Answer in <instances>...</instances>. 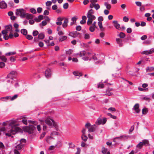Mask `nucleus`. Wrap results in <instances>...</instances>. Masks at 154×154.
Wrapping results in <instances>:
<instances>
[{
  "instance_id": "nucleus-1",
  "label": "nucleus",
  "mask_w": 154,
  "mask_h": 154,
  "mask_svg": "<svg viewBox=\"0 0 154 154\" xmlns=\"http://www.w3.org/2000/svg\"><path fill=\"white\" fill-rule=\"evenodd\" d=\"M15 123V121L11 120L3 122L2 123V125L4 126L8 125L10 128V130L5 134L6 135L10 137L11 136V134H15L17 132L20 131V128L17 127L19 125L16 124Z\"/></svg>"
},
{
  "instance_id": "nucleus-2",
  "label": "nucleus",
  "mask_w": 154,
  "mask_h": 154,
  "mask_svg": "<svg viewBox=\"0 0 154 154\" xmlns=\"http://www.w3.org/2000/svg\"><path fill=\"white\" fill-rule=\"evenodd\" d=\"M94 12V10L90 9L87 13V17L88 18L87 24L88 25H91L93 20H95L96 18V17L93 15Z\"/></svg>"
},
{
  "instance_id": "nucleus-3",
  "label": "nucleus",
  "mask_w": 154,
  "mask_h": 154,
  "mask_svg": "<svg viewBox=\"0 0 154 154\" xmlns=\"http://www.w3.org/2000/svg\"><path fill=\"white\" fill-rule=\"evenodd\" d=\"M26 11L23 9H19L16 10V14L17 16H20L21 18H24Z\"/></svg>"
},
{
  "instance_id": "nucleus-4",
  "label": "nucleus",
  "mask_w": 154,
  "mask_h": 154,
  "mask_svg": "<svg viewBox=\"0 0 154 154\" xmlns=\"http://www.w3.org/2000/svg\"><path fill=\"white\" fill-rule=\"evenodd\" d=\"M36 128L33 125H30L29 126H26L24 128V130L29 134L33 133V131Z\"/></svg>"
},
{
  "instance_id": "nucleus-5",
  "label": "nucleus",
  "mask_w": 154,
  "mask_h": 154,
  "mask_svg": "<svg viewBox=\"0 0 154 154\" xmlns=\"http://www.w3.org/2000/svg\"><path fill=\"white\" fill-rule=\"evenodd\" d=\"M90 54V53L89 52H86L85 51H81L80 52L79 54H79V56L80 57H82L83 56H85L82 58L84 60H88L89 58L88 57V56Z\"/></svg>"
},
{
  "instance_id": "nucleus-6",
  "label": "nucleus",
  "mask_w": 154,
  "mask_h": 154,
  "mask_svg": "<svg viewBox=\"0 0 154 154\" xmlns=\"http://www.w3.org/2000/svg\"><path fill=\"white\" fill-rule=\"evenodd\" d=\"M54 120L49 117H47L45 120L42 121V122H45L46 124L48 125L50 128L51 127L52 125V122Z\"/></svg>"
},
{
  "instance_id": "nucleus-7",
  "label": "nucleus",
  "mask_w": 154,
  "mask_h": 154,
  "mask_svg": "<svg viewBox=\"0 0 154 154\" xmlns=\"http://www.w3.org/2000/svg\"><path fill=\"white\" fill-rule=\"evenodd\" d=\"M106 122V118H104L103 119L100 118L98 119L95 123L97 125H99L100 124H104Z\"/></svg>"
},
{
  "instance_id": "nucleus-8",
  "label": "nucleus",
  "mask_w": 154,
  "mask_h": 154,
  "mask_svg": "<svg viewBox=\"0 0 154 154\" xmlns=\"http://www.w3.org/2000/svg\"><path fill=\"white\" fill-rule=\"evenodd\" d=\"M154 52V48L150 49L149 50L145 51L142 52L143 54L149 55L152 54Z\"/></svg>"
},
{
  "instance_id": "nucleus-9",
  "label": "nucleus",
  "mask_w": 154,
  "mask_h": 154,
  "mask_svg": "<svg viewBox=\"0 0 154 154\" xmlns=\"http://www.w3.org/2000/svg\"><path fill=\"white\" fill-rule=\"evenodd\" d=\"M51 70L49 69H47L46 70L45 73V77L47 78H48L51 76Z\"/></svg>"
},
{
  "instance_id": "nucleus-10",
  "label": "nucleus",
  "mask_w": 154,
  "mask_h": 154,
  "mask_svg": "<svg viewBox=\"0 0 154 154\" xmlns=\"http://www.w3.org/2000/svg\"><path fill=\"white\" fill-rule=\"evenodd\" d=\"M139 107V104L137 103L134 106L133 109L137 113H139L140 111Z\"/></svg>"
},
{
  "instance_id": "nucleus-11",
  "label": "nucleus",
  "mask_w": 154,
  "mask_h": 154,
  "mask_svg": "<svg viewBox=\"0 0 154 154\" xmlns=\"http://www.w3.org/2000/svg\"><path fill=\"white\" fill-rule=\"evenodd\" d=\"M7 4L4 1L0 2V8L5 9L7 7Z\"/></svg>"
},
{
  "instance_id": "nucleus-12",
  "label": "nucleus",
  "mask_w": 154,
  "mask_h": 154,
  "mask_svg": "<svg viewBox=\"0 0 154 154\" xmlns=\"http://www.w3.org/2000/svg\"><path fill=\"white\" fill-rule=\"evenodd\" d=\"M79 34V33L77 31H75L70 32L69 34V35L73 38H75L78 36Z\"/></svg>"
},
{
  "instance_id": "nucleus-13",
  "label": "nucleus",
  "mask_w": 154,
  "mask_h": 154,
  "mask_svg": "<svg viewBox=\"0 0 154 154\" xmlns=\"http://www.w3.org/2000/svg\"><path fill=\"white\" fill-rule=\"evenodd\" d=\"M8 32L7 30H4L2 31V33L4 38L5 40H7L8 39V37H7V33Z\"/></svg>"
},
{
  "instance_id": "nucleus-14",
  "label": "nucleus",
  "mask_w": 154,
  "mask_h": 154,
  "mask_svg": "<svg viewBox=\"0 0 154 154\" xmlns=\"http://www.w3.org/2000/svg\"><path fill=\"white\" fill-rule=\"evenodd\" d=\"M93 6L91 5H89V8H91V9H92L94 7V8L96 10H97L99 9H100V5L98 4H94V5H93Z\"/></svg>"
},
{
  "instance_id": "nucleus-15",
  "label": "nucleus",
  "mask_w": 154,
  "mask_h": 154,
  "mask_svg": "<svg viewBox=\"0 0 154 154\" xmlns=\"http://www.w3.org/2000/svg\"><path fill=\"white\" fill-rule=\"evenodd\" d=\"M113 23L114 26L118 30L120 29V25L118 23L117 21H113Z\"/></svg>"
},
{
  "instance_id": "nucleus-16",
  "label": "nucleus",
  "mask_w": 154,
  "mask_h": 154,
  "mask_svg": "<svg viewBox=\"0 0 154 154\" xmlns=\"http://www.w3.org/2000/svg\"><path fill=\"white\" fill-rule=\"evenodd\" d=\"M64 20L63 23L62 24L63 27L65 28L66 27L68 26V23L69 22L68 19L67 18H64Z\"/></svg>"
},
{
  "instance_id": "nucleus-17",
  "label": "nucleus",
  "mask_w": 154,
  "mask_h": 154,
  "mask_svg": "<svg viewBox=\"0 0 154 154\" xmlns=\"http://www.w3.org/2000/svg\"><path fill=\"white\" fill-rule=\"evenodd\" d=\"M117 43L119 45V47H122L123 45L122 40L119 38H116V39Z\"/></svg>"
},
{
  "instance_id": "nucleus-18",
  "label": "nucleus",
  "mask_w": 154,
  "mask_h": 154,
  "mask_svg": "<svg viewBox=\"0 0 154 154\" xmlns=\"http://www.w3.org/2000/svg\"><path fill=\"white\" fill-rule=\"evenodd\" d=\"M10 96L2 97L0 98V100L2 102H6L7 100L10 99Z\"/></svg>"
},
{
  "instance_id": "nucleus-19",
  "label": "nucleus",
  "mask_w": 154,
  "mask_h": 154,
  "mask_svg": "<svg viewBox=\"0 0 154 154\" xmlns=\"http://www.w3.org/2000/svg\"><path fill=\"white\" fill-rule=\"evenodd\" d=\"M112 90V88H109L106 90L105 95L108 96H111L112 95V93L110 91Z\"/></svg>"
},
{
  "instance_id": "nucleus-20",
  "label": "nucleus",
  "mask_w": 154,
  "mask_h": 154,
  "mask_svg": "<svg viewBox=\"0 0 154 154\" xmlns=\"http://www.w3.org/2000/svg\"><path fill=\"white\" fill-rule=\"evenodd\" d=\"M43 17L42 15H39L38 18H35V20L37 22H39L41 21V20L43 19Z\"/></svg>"
},
{
  "instance_id": "nucleus-21",
  "label": "nucleus",
  "mask_w": 154,
  "mask_h": 154,
  "mask_svg": "<svg viewBox=\"0 0 154 154\" xmlns=\"http://www.w3.org/2000/svg\"><path fill=\"white\" fill-rule=\"evenodd\" d=\"M23 144H22V143H20L16 146L15 149H17V150H20L23 147Z\"/></svg>"
},
{
  "instance_id": "nucleus-22",
  "label": "nucleus",
  "mask_w": 154,
  "mask_h": 154,
  "mask_svg": "<svg viewBox=\"0 0 154 154\" xmlns=\"http://www.w3.org/2000/svg\"><path fill=\"white\" fill-rule=\"evenodd\" d=\"M33 15L32 14L25 13V17H26V18L27 19H32L33 18Z\"/></svg>"
},
{
  "instance_id": "nucleus-23",
  "label": "nucleus",
  "mask_w": 154,
  "mask_h": 154,
  "mask_svg": "<svg viewBox=\"0 0 154 154\" xmlns=\"http://www.w3.org/2000/svg\"><path fill=\"white\" fill-rule=\"evenodd\" d=\"M121 73L119 71H118L112 75V76L114 78L119 77Z\"/></svg>"
},
{
  "instance_id": "nucleus-24",
  "label": "nucleus",
  "mask_w": 154,
  "mask_h": 154,
  "mask_svg": "<svg viewBox=\"0 0 154 154\" xmlns=\"http://www.w3.org/2000/svg\"><path fill=\"white\" fill-rule=\"evenodd\" d=\"M129 137V136L123 135L119 137H116V138H121V140H125L128 139Z\"/></svg>"
},
{
  "instance_id": "nucleus-25",
  "label": "nucleus",
  "mask_w": 154,
  "mask_h": 154,
  "mask_svg": "<svg viewBox=\"0 0 154 154\" xmlns=\"http://www.w3.org/2000/svg\"><path fill=\"white\" fill-rule=\"evenodd\" d=\"M98 25L101 31H103L104 30V28H103L102 26V22H98Z\"/></svg>"
},
{
  "instance_id": "nucleus-26",
  "label": "nucleus",
  "mask_w": 154,
  "mask_h": 154,
  "mask_svg": "<svg viewBox=\"0 0 154 154\" xmlns=\"http://www.w3.org/2000/svg\"><path fill=\"white\" fill-rule=\"evenodd\" d=\"M73 74L75 76H81L82 75V73L78 71H74L73 72Z\"/></svg>"
},
{
  "instance_id": "nucleus-27",
  "label": "nucleus",
  "mask_w": 154,
  "mask_h": 154,
  "mask_svg": "<svg viewBox=\"0 0 154 154\" xmlns=\"http://www.w3.org/2000/svg\"><path fill=\"white\" fill-rule=\"evenodd\" d=\"M67 36H63L60 37L59 38V41L60 42H62L67 39Z\"/></svg>"
},
{
  "instance_id": "nucleus-28",
  "label": "nucleus",
  "mask_w": 154,
  "mask_h": 154,
  "mask_svg": "<svg viewBox=\"0 0 154 154\" xmlns=\"http://www.w3.org/2000/svg\"><path fill=\"white\" fill-rule=\"evenodd\" d=\"M146 72H150L154 70V68L153 67H147L146 69Z\"/></svg>"
},
{
  "instance_id": "nucleus-29",
  "label": "nucleus",
  "mask_w": 154,
  "mask_h": 154,
  "mask_svg": "<svg viewBox=\"0 0 154 154\" xmlns=\"http://www.w3.org/2000/svg\"><path fill=\"white\" fill-rule=\"evenodd\" d=\"M148 111V109L146 108H144L142 109V113L143 115H146Z\"/></svg>"
},
{
  "instance_id": "nucleus-30",
  "label": "nucleus",
  "mask_w": 154,
  "mask_h": 154,
  "mask_svg": "<svg viewBox=\"0 0 154 154\" xmlns=\"http://www.w3.org/2000/svg\"><path fill=\"white\" fill-rule=\"evenodd\" d=\"M104 5L106 6V8L108 10H110L111 8V5L107 2L104 3Z\"/></svg>"
},
{
  "instance_id": "nucleus-31",
  "label": "nucleus",
  "mask_w": 154,
  "mask_h": 154,
  "mask_svg": "<svg viewBox=\"0 0 154 154\" xmlns=\"http://www.w3.org/2000/svg\"><path fill=\"white\" fill-rule=\"evenodd\" d=\"M45 37L44 34L43 33H41L38 35V38L40 39H43Z\"/></svg>"
},
{
  "instance_id": "nucleus-32",
  "label": "nucleus",
  "mask_w": 154,
  "mask_h": 154,
  "mask_svg": "<svg viewBox=\"0 0 154 154\" xmlns=\"http://www.w3.org/2000/svg\"><path fill=\"white\" fill-rule=\"evenodd\" d=\"M118 36H119L120 38H124L125 36V35L124 33L123 32H121L120 33Z\"/></svg>"
},
{
  "instance_id": "nucleus-33",
  "label": "nucleus",
  "mask_w": 154,
  "mask_h": 154,
  "mask_svg": "<svg viewBox=\"0 0 154 154\" xmlns=\"http://www.w3.org/2000/svg\"><path fill=\"white\" fill-rule=\"evenodd\" d=\"M143 143V145L147 146L149 145V141L147 140H144L142 142Z\"/></svg>"
},
{
  "instance_id": "nucleus-34",
  "label": "nucleus",
  "mask_w": 154,
  "mask_h": 154,
  "mask_svg": "<svg viewBox=\"0 0 154 154\" xmlns=\"http://www.w3.org/2000/svg\"><path fill=\"white\" fill-rule=\"evenodd\" d=\"M21 33L24 35H26L27 34V32L26 30L24 29H22L21 30Z\"/></svg>"
},
{
  "instance_id": "nucleus-35",
  "label": "nucleus",
  "mask_w": 154,
  "mask_h": 154,
  "mask_svg": "<svg viewBox=\"0 0 154 154\" xmlns=\"http://www.w3.org/2000/svg\"><path fill=\"white\" fill-rule=\"evenodd\" d=\"M6 29L7 30L8 32L10 30H11L12 29V26L11 25H9L6 26Z\"/></svg>"
},
{
  "instance_id": "nucleus-36",
  "label": "nucleus",
  "mask_w": 154,
  "mask_h": 154,
  "mask_svg": "<svg viewBox=\"0 0 154 154\" xmlns=\"http://www.w3.org/2000/svg\"><path fill=\"white\" fill-rule=\"evenodd\" d=\"M16 52L15 51L13 52H11L8 53H7L5 54V55L6 56H10L11 55H14L16 54Z\"/></svg>"
},
{
  "instance_id": "nucleus-37",
  "label": "nucleus",
  "mask_w": 154,
  "mask_h": 154,
  "mask_svg": "<svg viewBox=\"0 0 154 154\" xmlns=\"http://www.w3.org/2000/svg\"><path fill=\"white\" fill-rule=\"evenodd\" d=\"M81 138L82 140L85 142L88 139V137L85 134L82 135Z\"/></svg>"
},
{
  "instance_id": "nucleus-38",
  "label": "nucleus",
  "mask_w": 154,
  "mask_h": 154,
  "mask_svg": "<svg viewBox=\"0 0 154 154\" xmlns=\"http://www.w3.org/2000/svg\"><path fill=\"white\" fill-rule=\"evenodd\" d=\"M0 59L5 62H6L7 60V58L4 56H1L0 57Z\"/></svg>"
},
{
  "instance_id": "nucleus-39",
  "label": "nucleus",
  "mask_w": 154,
  "mask_h": 154,
  "mask_svg": "<svg viewBox=\"0 0 154 154\" xmlns=\"http://www.w3.org/2000/svg\"><path fill=\"white\" fill-rule=\"evenodd\" d=\"M142 100H145L149 101L150 99L149 97L147 96H143L141 98Z\"/></svg>"
},
{
  "instance_id": "nucleus-40",
  "label": "nucleus",
  "mask_w": 154,
  "mask_h": 154,
  "mask_svg": "<svg viewBox=\"0 0 154 154\" xmlns=\"http://www.w3.org/2000/svg\"><path fill=\"white\" fill-rule=\"evenodd\" d=\"M135 3L136 5L139 7H141L142 5V3L141 2L139 1H136L135 2Z\"/></svg>"
},
{
  "instance_id": "nucleus-41",
  "label": "nucleus",
  "mask_w": 154,
  "mask_h": 154,
  "mask_svg": "<svg viewBox=\"0 0 154 154\" xmlns=\"http://www.w3.org/2000/svg\"><path fill=\"white\" fill-rule=\"evenodd\" d=\"M18 95L17 94H15L12 97L10 96V99L11 100H14L16 99Z\"/></svg>"
},
{
  "instance_id": "nucleus-42",
  "label": "nucleus",
  "mask_w": 154,
  "mask_h": 154,
  "mask_svg": "<svg viewBox=\"0 0 154 154\" xmlns=\"http://www.w3.org/2000/svg\"><path fill=\"white\" fill-rule=\"evenodd\" d=\"M143 145V143L142 142H140L137 146V147L140 149Z\"/></svg>"
},
{
  "instance_id": "nucleus-43",
  "label": "nucleus",
  "mask_w": 154,
  "mask_h": 154,
  "mask_svg": "<svg viewBox=\"0 0 154 154\" xmlns=\"http://www.w3.org/2000/svg\"><path fill=\"white\" fill-rule=\"evenodd\" d=\"M90 38V35L88 33H85L84 34V38L86 39H89Z\"/></svg>"
},
{
  "instance_id": "nucleus-44",
  "label": "nucleus",
  "mask_w": 154,
  "mask_h": 154,
  "mask_svg": "<svg viewBox=\"0 0 154 154\" xmlns=\"http://www.w3.org/2000/svg\"><path fill=\"white\" fill-rule=\"evenodd\" d=\"M107 151V149L106 148H105L104 147H103L102 148V153L104 154H105Z\"/></svg>"
},
{
  "instance_id": "nucleus-45",
  "label": "nucleus",
  "mask_w": 154,
  "mask_h": 154,
  "mask_svg": "<svg viewBox=\"0 0 154 154\" xmlns=\"http://www.w3.org/2000/svg\"><path fill=\"white\" fill-rule=\"evenodd\" d=\"M95 28V27L91 26L90 27L89 29L91 32H93L94 31Z\"/></svg>"
},
{
  "instance_id": "nucleus-46",
  "label": "nucleus",
  "mask_w": 154,
  "mask_h": 154,
  "mask_svg": "<svg viewBox=\"0 0 154 154\" xmlns=\"http://www.w3.org/2000/svg\"><path fill=\"white\" fill-rule=\"evenodd\" d=\"M90 2L91 3L90 5H91L93 6L94 4H96V3L97 2V0H90Z\"/></svg>"
},
{
  "instance_id": "nucleus-47",
  "label": "nucleus",
  "mask_w": 154,
  "mask_h": 154,
  "mask_svg": "<svg viewBox=\"0 0 154 154\" xmlns=\"http://www.w3.org/2000/svg\"><path fill=\"white\" fill-rule=\"evenodd\" d=\"M52 2L50 1H47L46 3V5L47 7H50L52 4Z\"/></svg>"
},
{
  "instance_id": "nucleus-48",
  "label": "nucleus",
  "mask_w": 154,
  "mask_h": 154,
  "mask_svg": "<svg viewBox=\"0 0 154 154\" xmlns=\"http://www.w3.org/2000/svg\"><path fill=\"white\" fill-rule=\"evenodd\" d=\"M30 11L34 14H35L36 13V10L33 8L30 9Z\"/></svg>"
},
{
  "instance_id": "nucleus-49",
  "label": "nucleus",
  "mask_w": 154,
  "mask_h": 154,
  "mask_svg": "<svg viewBox=\"0 0 154 154\" xmlns=\"http://www.w3.org/2000/svg\"><path fill=\"white\" fill-rule=\"evenodd\" d=\"M139 10L141 12L144 11H145V9L144 6L142 5L141 7H140L139 8Z\"/></svg>"
},
{
  "instance_id": "nucleus-50",
  "label": "nucleus",
  "mask_w": 154,
  "mask_h": 154,
  "mask_svg": "<svg viewBox=\"0 0 154 154\" xmlns=\"http://www.w3.org/2000/svg\"><path fill=\"white\" fill-rule=\"evenodd\" d=\"M38 32L37 30H35L33 32L32 34L33 36H35L38 35Z\"/></svg>"
},
{
  "instance_id": "nucleus-51",
  "label": "nucleus",
  "mask_w": 154,
  "mask_h": 154,
  "mask_svg": "<svg viewBox=\"0 0 154 154\" xmlns=\"http://www.w3.org/2000/svg\"><path fill=\"white\" fill-rule=\"evenodd\" d=\"M88 131L89 132H93L94 131V128L93 126H91L90 127L88 128Z\"/></svg>"
},
{
  "instance_id": "nucleus-52",
  "label": "nucleus",
  "mask_w": 154,
  "mask_h": 154,
  "mask_svg": "<svg viewBox=\"0 0 154 154\" xmlns=\"http://www.w3.org/2000/svg\"><path fill=\"white\" fill-rule=\"evenodd\" d=\"M52 125L55 127V128L57 129L58 128V125L57 123L54 120L52 122Z\"/></svg>"
},
{
  "instance_id": "nucleus-53",
  "label": "nucleus",
  "mask_w": 154,
  "mask_h": 154,
  "mask_svg": "<svg viewBox=\"0 0 154 154\" xmlns=\"http://www.w3.org/2000/svg\"><path fill=\"white\" fill-rule=\"evenodd\" d=\"M8 4L11 7H13L14 5V3L12 1H10L8 2Z\"/></svg>"
},
{
  "instance_id": "nucleus-54",
  "label": "nucleus",
  "mask_w": 154,
  "mask_h": 154,
  "mask_svg": "<svg viewBox=\"0 0 154 154\" xmlns=\"http://www.w3.org/2000/svg\"><path fill=\"white\" fill-rule=\"evenodd\" d=\"M73 52V50L72 49H69L66 51V54L69 55H70Z\"/></svg>"
},
{
  "instance_id": "nucleus-55",
  "label": "nucleus",
  "mask_w": 154,
  "mask_h": 154,
  "mask_svg": "<svg viewBox=\"0 0 154 154\" xmlns=\"http://www.w3.org/2000/svg\"><path fill=\"white\" fill-rule=\"evenodd\" d=\"M123 21L125 22H128L129 20V19L126 16H125L123 17Z\"/></svg>"
},
{
  "instance_id": "nucleus-56",
  "label": "nucleus",
  "mask_w": 154,
  "mask_h": 154,
  "mask_svg": "<svg viewBox=\"0 0 154 154\" xmlns=\"http://www.w3.org/2000/svg\"><path fill=\"white\" fill-rule=\"evenodd\" d=\"M68 3H65L63 5V8L65 9H67L68 7Z\"/></svg>"
},
{
  "instance_id": "nucleus-57",
  "label": "nucleus",
  "mask_w": 154,
  "mask_h": 154,
  "mask_svg": "<svg viewBox=\"0 0 154 154\" xmlns=\"http://www.w3.org/2000/svg\"><path fill=\"white\" fill-rule=\"evenodd\" d=\"M104 87V85L102 83H100L98 85V88H103Z\"/></svg>"
},
{
  "instance_id": "nucleus-58",
  "label": "nucleus",
  "mask_w": 154,
  "mask_h": 154,
  "mask_svg": "<svg viewBox=\"0 0 154 154\" xmlns=\"http://www.w3.org/2000/svg\"><path fill=\"white\" fill-rule=\"evenodd\" d=\"M46 133L45 132H43L40 136V139H42L45 137Z\"/></svg>"
},
{
  "instance_id": "nucleus-59",
  "label": "nucleus",
  "mask_w": 154,
  "mask_h": 154,
  "mask_svg": "<svg viewBox=\"0 0 154 154\" xmlns=\"http://www.w3.org/2000/svg\"><path fill=\"white\" fill-rule=\"evenodd\" d=\"M64 19V18L63 17H59L57 18V22H62V21Z\"/></svg>"
},
{
  "instance_id": "nucleus-60",
  "label": "nucleus",
  "mask_w": 154,
  "mask_h": 154,
  "mask_svg": "<svg viewBox=\"0 0 154 154\" xmlns=\"http://www.w3.org/2000/svg\"><path fill=\"white\" fill-rule=\"evenodd\" d=\"M22 122L25 125H27V122L26 119L24 118L22 120Z\"/></svg>"
},
{
  "instance_id": "nucleus-61",
  "label": "nucleus",
  "mask_w": 154,
  "mask_h": 154,
  "mask_svg": "<svg viewBox=\"0 0 154 154\" xmlns=\"http://www.w3.org/2000/svg\"><path fill=\"white\" fill-rule=\"evenodd\" d=\"M27 39L29 40H30L33 38V37L31 35H27L26 37Z\"/></svg>"
},
{
  "instance_id": "nucleus-62",
  "label": "nucleus",
  "mask_w": 154,
  "mask_h": 154,
  "mask_svg": "<svg viewBox=\"0 0 154 154\" xmlns=\"http://www.w3.org/2000/svg\"><path fill=\"white\" fill-rule=\"evenodd\" d=\"M5 66V64L3 62H0V68H2L4 67Z\"/></svg>"
},
{
  "instance_id": "nucleus-63",
  "label": "nucleus",
  "mask_w": 154,
  "mask_h": 154,
  "mask_svg": "<svg viewBox=\"0 0 154 154\" xmlns=\"http://www.w3.org/2000/svg\"><path fill=\"white\" fill-rule=\"evenodd\" d=\"M134 125L132 126L129 130V133L130 134L134 130Z\"/></svg>"
},
{
  "instance_id": "nucleus-64",
  "label": "nucleus",
  "mask_w": 154,
  "mask_h": 154,
  "mask_svg": "<svg viewBox=\"0 0 154 154\" xmlns=\"http://www.w3.org/2000/svg\"><path fill=\"white\" fill-rule=\"evenodd\" d=\"M77 19V18L76 17H72L71 19V20L74 22V23H75Z\"/></svg>"
}]
</instances>
